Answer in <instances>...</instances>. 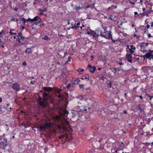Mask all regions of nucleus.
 <instances>
[{
  "label": "nucleus",
  "mask_w": 153,
  "mask_h": 153,
  "mask_svg": "<svg viewBox=\"0 0 153 153\" xmlns=\"http://www.w3.org/2000/svg\"><path fill=\"white\" fill-rule=\"evenodd\" d=\"M69 124L68 122L65 120H62L60 117L57 116L56 117L52 120L49 119L48 122L46 121L43 125L39 126L40 130H45L50 128L52 126L57 125L60 128L66 131L67 128L65 126Z\"/></svg>",
  "instance_id": "nucleus-1"
},
{
  "label": "nucleus",
  "mask_w": 153,
  "mask_h": 153,
  "mask_svg": "<svg viewBox=\"0 0 153 153\" xmlns=\"http://www.w3.org/2000/svg\"><path fill=\"white\" fill-rule=\"evenodd\" d=\"M49 97V95L45 93L43 95V98L39 97L37 100V103L41 107L45 108L48 105V100Z\"/></svg>",
  "instance_id": "nucleus-2"
},
{
  "label": "nucleus",
  "mask_w": 153,
  "mask_h": 153,
  "mask_svg": "<svg viewBox=\"0 0 153 153\" xmlns=\"http://www.w3.org/2000/svg\"><path fill=\"white\" fill-rule=\"evenodd\" d=\"M13 38L16 39L19 43L23 45L25 42V37L23 36L21 32H19L16 36H14Z\"/></svg>",
  "instance_id": "nucleus-3"
},
{
  "label": "nucleus",
  "mask_w": 153,
  "mask_h": 153,
  "mask_svg": "<svg viewBox=\"0 0 153 153\" xmlns=\"http://www.w3.org/2000/svg\"><path fill=\"white\" fill-rule=\"evenodd\" d=\"M62 91L61 89H55L54 91L55 96L58 97L60 101L64 100L66 99L64 96L60 93Z\"/></svg>",
  "instance_id": "nucleus-4"
},
{
  "label": "nucleus",
  "mask_w": 153,
  "mask_h": 153,
  "mask_svg": "<svg viewBox=\"0 0 153 153\" xmlns=\"http://www.w3.org/2000/svg\"><path fill=\"white\" fill-rule=\"evenodd\" d=\"M9 33L10 34L7 36V39L8 40H9L10 41H11L13 39V36H16L18 34V33H16L15 30H12V29L10 30Z\"/></svg>",
  "instance_id": "nucleus-5"
},
{
  "label": "nucleus",
  "mask_w": 153,
  "mask_h": 153,
  "mask_svg": "<svg viewBox=\"0 0 153 153\" xmlns=\"http://www.w3.org/2000/svg\"><path fill=\"white\" fill-rule=\"evenodd\" d=\"M136 49V48L135 46L132 45H127L126 48V51L127 53H130L133 54L134 52V51Z\"/></svg>",
  "instance_id": "nucleus-6"
},
{
  "label": "nucleus",
  "mask_w": 153,
  "mask_h": 153,
  "mask_svg": "<svg viewBox=\"0 0 153 153\" xmlns=\"http://www.w3.org/2000/svg\"><path fill=\"white\" fill-rule=\"evenodd\" d=\"M145 55L144 56L137 55L135 57V58L136 60L138 61L139 63L141 64L144 62L145 59Z\"/></svg>",
  "instance_id": "nucleus-7"
},
{
  "label": "nucleus",
  "mask_w": 153,
  "mask_h": 153,
  "mask_svg": "<svg viewBox=\"0 0 153 153\" xmlns=\"http://www.w3.org/2000/svg\"><path fill=\"white\" fill-rule=\"evenodd\" d=\"M148 45V43H143L140 45V46L141 48L140 51L143 53H146L147 52V51L145 48V47H147Z\"/></svg>",
  "instance_id": "nucleus-8"
},
{
  "label": "nucleus",
  "mask_w": 153,
  "mask_h": 153,
  "mask_svg": "<svg viewBox=\"0 0 153 153\" xmlns=\"http://www.w3.org/2000/svg\"><path fill=\"white\" fill-rule=\"evenodd\" d=\"M145 56L146 58L149 59V60L151 59H153V53H152L151 50H150L149 53L145 54Z\"/></svg>",
  "instance_id": "nucleus-9"
},
{
  "label": "nucleus",
  "mask_w": 153,
  "mask_h": 153,
  "mask_svg": "<svg viewBox=\"0 0 153 153\" xmlns=\"http://www.w3.org/2000/svg\"><path fill=\"white\" fill-rule=\"evenodd\" d=\"M108 33L106 30L105 29H104V31L102 32L101 31L100 32V34L99 36L104 37V38H106V39H108Z\"/></svg>",
  "instance_id": "nucleus-10"
},
{
  "label": "nucleus",
  "mask_w": 153,
  "mask_h": 153,
  "mask_svg": "<svg viewBox=\"0 0 153 153\" xmlns=\"http://www.w3.org/2000/svg\"><path fill=\"white\" fill-rule=\"evenodd\" d=\"M11 87L13 89L16 91H18L20 90V85L18 83H15L13 84Z\"/></svg>",
  "instance_id": "nucleus-11"
},
{
  "label": "nucleus",
  "mask_w": 153,
  "mask_h": 153,
  "mask_svg": "<svg viewBox=\"0 0 153 153\" xmlns=\"http://www.w3.org/2000/svg\"><path fill=\"white\" fill-rule=\"evenodd\" d=\"M132 53H127L126 55V59L128 62L131 63L132 61Z\"/></svg>",
  "instance_id": "nucleus-12"
},
{
  "label": "nucleus",
  "mask_w": 153,
  "mask_h": 153,
  "mask_svg": "<svg viewBox=\"0 0 153 153\" xmlns=\"http://www.w3.org/2000/svg\"><path fill=\"white\" fill-rule=\"evenodd\" d=\"M42 21V19L38 16H36L34 18L33 22H35V25H37V24L39 23Z\"/></svg>",
  "instance_id": "nucleus-13"
},
{
  "label": "nucleus",
  "mask_w": 153,
  "mask_h": 153,
  "mask_svg": "<svg viewBox=\"0 0 153 153\" xmlns=\"http://www.w3.org/2000/svg\"><path fill=\"white\" fill-rule=\"evenodd\" d=\"M111 31H109L108 33V39H111L113 43H114L116 41H117V39H114L112 38V34H111Z\"/></svg>",
  "instance_id": "nucleus-14"
},
{
  "label": "nucleus",
  "mask_w": 153,
  "mask_h": 153,
  "mask_svg": "<svg viewBox=\"0 0 153 153\" xmlns=\"http://www.w3.org/2000/svg\"><path fill=\"white\" fill-rule=\"evenodd\" d=\"M87 34L88 35H90L92 36L93 37L95 38L96 37V36H99V35H97L95 32H94L93 31L91 30L90 29V31H88L87 32Z\"/></svg>",
  "instance_id": "nucleus-15"
},
{
  "label": "nucleus",
  "mask_w": 153,
  "mask_h": 153,
  "mask_svg": "<svg viewBox=\"0 0 153 153\" xmlns=\"http://www.w3.org/2000/svg\"><path fill=\"white\" fill-rule=\"evenodd\" d=\"M72 82L74 85H78L80 82L79 78H75L72 79Z\"/></svg>",
  "instance_id": "nucleus-16"
},
{
  "label": "nucleus",
  "mask_w": 153,
  "mask_h": 153,
  "mask_svg": "<svg viewBox=\"0 0 153 153\" xmlns=\"http://www.w3.org/2000/svg\"><path fill=\"white\" fill-rule=\"evenodd\" d=\"M48 1H39V5L40 6L43 5V7L45 6L48 5Z\"/></svg>",
  "instance_id": "nucleus-17"
},
{
  "label": "nucleus",
  "mask_w": 153,
  "mask_h": 153,
  "mask_svg": "<svg viewBox=\"0 0 153 153\" xmlns=\"http://www.w3.org/2000/svg\"><path fill=\"white\" fill-rule=\"evenodd\" d=\"M42 88L44 91L48 92L51 91L53 90L52 88L50 87H43Z\"/></svg>",
  "instance_id": "nucleus-18"
},
{
  "label": "nucleus",
  "mask_w": 153,
  "mask_h": 153,
  "mask_svg": "<svg viewBox=\"0 0 153 153\" xmlns=\"http://www.w3.org/2000/svg\"><path fill=\"white\" fill-rule=\"evenodd\" d=\"M83 109V110L81 109L79 111L78 113L79 116H82V115L83 114V111L85 112L87 110V109L85 108H84Z\"/></svg>",
  "instance_id": "nucleus-19"
},
{
  "label": "nucleus",
  "mask_w": 153,
  "mask_h": 153,
  "mask_svg": "<svg viewBox=\"0 0 153 153\" xmlns=\"http://www.w3.org/2000/svg\"><path fill=\"white\" fill-rule=\"evenodd\" d=\"M123 150L122 148L118 146H117V145L114 148V150L115 151V152L116 153H117L118 151H120Z\"/></svg>",
  "instance_id": "nucleus-20"
},
{
  "label": "nucleus",
  "mask_w": 153,
  "mask_h": 153,
  "mask_svg": "<svg viewBox=\"0 0 153 153\" xmlns=\"http://www.w3.org/2000/svg\"><path fill=\"white\" fill-rule=\"evenodd\" d=\"M81 23L79 22L76 24V25H75L74 26H73L71 28L73 29L75 28L76 30H77L79 27L80 28V26L79 25Z\"/></svg>",
  "instance_id": "nucleus-21"
},
{
  "label": "nucleus",
  "mask_w": 153,
  "mask_h": 153,
  "mask_svg": "<svg viewBox=\"0 0 153 153\" xmlns=\"http://www.w3.org/2000/svg\"><path fill=\"white\" fill-rule=\"evenodd\" d=\"M116 18V16L114 14L109 16H108V19L111 20H113Z\"/></svg>",
  "instance_id": "nucleus-22"
},
{
  "label": "nucleus",
  "mask_w": 153,
  "mask_h": 153,
  "mask_svg": "<svg viewBox=\"0 0 153 153\" xmlns=\"http://www.w3.org/2000/svg\"><path fill=\"white\" fill-rule=\"evenodd\" d=\"M117 146H118L122 148L123 149L124 148L123 146H124V143L123 142H117Z\"/></svg>",
  "instance_id": "nucleus-23"
},
{
  "label": "nucleus",
  "mask_w": 153,
  "mask_h": 153,
  "mask_svg": "<svg viewBox=\"0 0 153 153\" xmlns=\"http://www.w3.org/2000/svg\"><path fill=\"white\" fill-rule=\"evenodd\" d=\"M60 77L61 78H62L64 79H66L67 78V76L65 73V72H62L61 74V75H60Z\"/></svg>",
  "instance_id": "nucleus-24"
},
{
  "label": "nucleus",
  "mask_w": 153,
  "mask_h": 153,
  "mask_svg": "<svg viewBox=\"0 0 153 153\" xmlns=\"http://www.w3.org/2000/svg\"><path fill=\"white\" fill-rule=\"evenodd\" d=\"M152 12V10H149L146 12H145L144 13H143V16H148V15L151 13Z\"/></svg>",
  "instance_id": "nucleus-25"
},
{
  "label": "nucleus",
  "mask_w": 153,
  "mask_h": 153,
  "mask_svg": "<svg viewBox=\"0 0 153 153\" xmlns=\"http://www.w3.org/2000/svg\"><path fill=\"white\" fill-rule=\"evenodd\" d=\"M136 108V110H139L140 112H142L143 111L142 108L140 106V104L137 105Z\"/></svg>",
  "instance_id": "nucleus-26"
},
{
  "label": "nucleus",
  "mask_w": 153,
  "mask_h": 153,
  "mask_svg": "<svg viewBox=\"0 0 153 153\" xmlns=\"http://www.w3.org/2000/svg\"><path fill=\"white\" fill-rule=\"evenodd\" d=\"M4 141H1V142H0V146H1V147H2V146H5L6 145V143L7 142V140L6 139L4 140Z\"/></svg>",
  "instance_id": "nucleus-27"
},
{
  "label": "nucleus",
  "mask_w": 153,
  "mask_h": 153,
  "mask_svg": "<svg viewBox=\"0 0 153 153\" xmlns=\"http://www.w3.org/2000/svg\"><path fill=\"white\" fill-rule=\"evenodd\" d=\"M96 67L94 66H92V68H91V69H90L89 70L90 72H91L92 73H94L95 72L96 70Z\"/></svg>",
  "instance_id": "nucleus-28"
},
{
  "label": "nucleus",
  "mask_w": 153,
  "mask_h": 153,
  "mask_svg": "<svg viewBox=\"0 0 153 153\" xmlns=\"http://www.w3.org/2000/svg\"><path fill=\"white\" fill-rule=\"evenodd\" d=\"M26 53H32V50L31 48H27L25 51Z\"/></svg>",
  "instance_id": "nucleus-29"
},
{
  "label": "nucleus",
  "mask_w": 153,
  "mask_h": 153,
  "mask_svg": "<svg viewBox=\"0 0 153 153\" xmlns=\"http://www.w3.org/2000/svg\"><path fill=\"white\" fill-rule=\"evenodd\" d=\"M82 7L80 6V5L78 6L77 5H76L74 7V9L76 11H78L79 10H80L82 9Z\"/></svg>",
  "instance_id": "nucleus-30"
},
{
  "label": "nucleus",
  "mask_w": 153,
  "mask_h": 153,
  "mask_svg": "<svg viewBox=\"0 0 153 153\" xmlns=\"http://www.w3.org/2000/svg\"><path fill=\"white\" fill-rule=\"evenodd\" d=\"M117 8V6H114V5H112L111 6L109 7L107 9V10L109 11L110 10L113 9L114 8Z\"/></svg>",
  "instance_id": "nucleus-31"
},
{
  "label": "nucleus",
  "mask_w": 153,
  "mask_h": 153,
  "mask_svg": "<svg viewBox=\"0 0 153 153\" xmlns=\"http://www.w3.org/2000/svg\"><path fill=\"white\" fill-rule=\"evenodd\" d=\"M84 71V70L83 69H82L81 68H79L77 70V71L79 73V74H81Z\"/></svg>",
  "instance_id": "nucleus-32"
},
{
  "label": "nucleus",
  "mask_w": 153,
  "mask_h": 153,
  "mask_svg": "<svg viewBox=\"0 0 153 153\" xmlns=\"http://www.w3.org/2000/svg\"><path fill=\"white\" fill-rule=\"evenodd\" d=\"M107 87L108 88H111V85L112 84V83L110 81H107Z\"/></svg>",
  "instance_id": "nucleus-33"
},
{
  "label": "nucleus",
  "mask_w": 153,
  "mask_h": 153,
  "mask_svg": "<svg viewBox=\"0 0 153 153\" xmlns=\"http://www.w3.org/2000/svg\"><path fill=\"white\" fill-rule=\"evenodd\" d=\"M10 20L11 21L16 22H17L18 21V19L16 18H15L13 16H11Z\"/></svg>",
  "instance_id": "nucleus-34"
},
{
  "label": "nucleus",
  "mask_w": 153,
  "mask_h": 153,
  "mask_svg": "<svg viewBox=\"0 0 153 153\" xmlns=\"http://www.w3.org/2000/svg\"><path fill=\"white\" fill-rule=\"evenodd\" d=\"M39 12H42L43 13L46 11H47V9L46 8L44 7L43 9L41 8L39 9Z\"/></svg>",
  "instance_id": "nucleus-35"
},
{
  "label": "nucleus",
  "mask_w": 153,
  "mask_h": 153,
  "mask_svg": "<svg viewBox=\"0 0 153 153\" xmlns=\"http://www.w3.org/2000/svg\"><path fill=\"white\" fill-rule=\"evenodd\" d=\"M84 77V76H83V77H82L81 78V79H82V80H83L84 79H88V80H89V75H86L85 76V77Z\"/></svg>",
  "instance_id": "nucleus-36"
},
{
  "label": "nucleus",
  "mask_w": 153,
  "mask_h": 153,
  "mask_svg": "<svg viewBox=\"0 0 153 153\" xmlns=\"http://www.w3.org/2000/svg\"><path fill=\"white\" fill-rule=\"evenodd\" d=\"M63 114L65 116H67L68 114V112L66 110H64L63 111Z\"/></svg>",
  "instance_id": "nucleus-37"
},
{
  "label": "nucleus",
  "mask_w": 153,
  "mask_h": 153,
  "mask_svg": "<svg viewBox=\"0 0 153 153\" xmlns=\"http://www.w3.org/2000/svg\"><path fill=\"white\" fill-rule=\"evenodd\" d=\"M20 20L21 22H23L25 23L27 22V20L24 18H21Z\"/></svg>",
  "instance_id": "nucleus-38"
},
{
  "label": "nucleus",
  "mask_w": 153,
  "mask_h": 153,
  "mask_svg": "<svg viewBox=\"0 0 153 153\" xmlns=\"http://www.w3.org/2000/svg\"><path fill=\"white\" fill-rule=\"evenodd\" d=\"M119 60L120 61H121V62H119V61H117L116 62H117V64H119V65L120 66H121L122 65H123L124 64L122 62L121 59H119Z\"/></svg>",
  "instance_id": "nucleus-39"
},
{
  "label": "nucleus",
  "mask_w": 153,
  "mask_h": 153,
  "mask_svg": "<svg viewBox=\"0 0 153 153\" xmlns=\"http://www.w3.org/2000/svg\"><path fill=\"white\" fill-rule=\"evenodd\" d=\"M34 18L33 19H31L30 18H29L27 19V22H33Z\"/></svg>",
  "instance_id": "nucleus-40"
},
{
  "label": "nucleus",
  "mask_w": 153,
  "mask_h": 153,
  "mask_svg": "<svg viewBox=\"0 0 153 153\" xmlns=\"http://www.w3.org/2000/svg\"><path fill=\"white\" fill-rule=\"evenodd\" d=\"M148 29H146V28H145L143 29V32H144V33H148Z\"/></svg>",
  "instance_id": "nucleus-41"
},
{
  "label": "nucleus",
  "mask_w": 153,
  "mask_h": 153,
  "mask_svg": "<svg viewBox=\"0 0 153 153\" xmlns=\"http://www.w3.org/2000/svg\"><path fill=\"white\" fill-rule=\"evenodd\" d=\"M80 28L82 30H84L86 29V28L85 27V25H82V26L80 27Z\"/></svg>",
  "instance_id": "nucleus-42"
},
{
  "label": "nucleus",
  "mask_w": 153,
  "mask_h": 153,
  "mask_svg": "<svg viewBox=\"0 0 153 153\" xmlns=\"http://www.w3.org/2000/svg\"><path fill=\"white\" fill-rule=\"evenodd\" d=\"M146 95L148 97H149L150 100H152V99L153 98V96H150L149 94H146Z\"/></svg>",
  "instance_id": "nucleus-43"
},
{
  "label": "nucleus",
  "mask_w": 153,
  "mask_h": 153,
  "mask_svg": "<svg viewBox=\"0 0 153 153\" xmlns=\"http://www.w3.org/2000/svg\"><path fill=\"white\" fill-rule=\"evenodd\" d=\"M114 70L115 71H118V72H119L120 71V69H119V68H114Z\"/></svg>",
  "instance_id": "nucleus-44"
},
{
  "label": "nucleus",
  "mask_w": 153,
  "mask_h": 153,
  "mask_svg": "<svg viewBox=\"0 0 153 153\" xmlns=\"http://www.w3.org/2000/svg\"><path fill=\"white\" fill-rule=\"evenodd\" d=\"M142 144L143 145H144L146 146H149L150 145V143H147V142L143 143H142Z\"/></svg>",
  "instance_id": "nucleus-45"
},
{
  "label": "nucleus",
  "mask_w": 153,
  "mask_h": 153,
  "mask_svg": "<svg viewBox=\"0 0 153 153\" xmlns=\"http://www.w3.org/2000/svg\"><path fill=\"white\" fill-rule=\"evenodd\" d=\"M43 39L47 40L49 39V37L48 36H45Z\"/></svg>",
  "instance_id": "nucleus-46"
},
{
  "label": "nucleus",
  "mask_w": 153,
  "mask_h": 153,
  "mask_svg": "<svg viewBox=\"0 0 153 153\" xmlns=\"http://www.w3.org/2000/svg\"><path fill=\"white\" fill-rule=\"evenodd\" d=\"M88 67L90 69H91V68H92V66L91 64H89L88 65Z\"/></svg>",
  "instance_id": "nucleus-47"
},
{
  "label": "nucleus",
  "mask_w": 153,
  "mask_h": 153,
  "mask_svg": "<svg viewBox=\"0 0 153 153\" xmlns=\"http://www.w3.org/2000/svg\"><path fill=\"white\" fill-rule=\"evenodd\" d=\"M105 78V77L104 76H102L101 77L100 79L101 80L103 81Z\"/></svg>",
  "instance_id": "nucleus-48"
},
{
  "label": "nucleus",
  "mask_w": 153,
  "mask_h": 153,
  "mask_svg": "<svg viewBox=\"0 0 153 153\" xmlns=\"http://www.w3.org/2000/svg\"><path fill=\"white\" fill-rule=\"evenodd\" d=\"M79 88L80 89L82 88L83 87V85L82 84H80L79 85Z\"/></svg>",
  "instance_id": "nucleus-49"
},
{
  "label": "nucleus",
  "mask_w": 153,
  "mask_h": 153,
  "mask_svg": "<svg viewBox=\"0 0 153 153\" xmlns=\"http://www.w3.org/2000/svg\"><path fill=\"white\" fill-rule=\"evenodd\" d=\"M97 141H98L99 142H100L102 140V138H101L99 140H98V138H97Z\"/></svg>",
  "instance_id": "nucleus-50"
},
{
  "label": "nucleus",
  "mask_w": 153,
  "mask_h": 153,
  "mask_svg": "<svg viewBox=\"0 0 153 153\" xmlns=\"http://www.w3.org/2000/svg\"><path fill=\"white\" fill-rule=\"evenodd\" d=\"M45 24L44 23H43L42 24H41L40 25V27H44L45 25Z\"/></svg>",
  "instance_id": "nucleus-51"
},
{
  "label": "nucleus",
  "mask_w": 153,
  "mask_h": 153,
  "mask_svg": "<svg viewBox=\"0 0 153 153\" xmlns=\"http://www.w3.org/2000/svg\"><path fill=\"white\" fill-rule=\"evenodd\" d=\"M27 65V63L25 62H23L22 65L24 66H26Z\"/></svg>",
  "instance_id": "nucleus-52"
},
{
  "label": "nucleus",
  "mask_w": 153,
  "mask_h": 153,
  "mask_svg": "<svg viewBox=\"0 0 153 153\" xmlns=\"http://www.w3.org/2000/svg\"><path fill=\"white\" fill-rule=\"evenodd\" d=\"M71 86V84H69L67 86V88L68 89Z\"/></svg>",
  "instance_id": "nucleus-53"
},
{
  "label": "nucleus",
  "mask_w": 153,
  "mask_h": 153,
  "mask_svg": "<svg viewBox=\"0 0 153 153\" xmlns=\"http://www.w3.org/2000/svg\"><path fill=\"white\" fill-rule=\"evenodd\" d=\"M136 97H139L141 99H142L143 98V97L142 96H136Z\"/></svg>",
  "instance_id": "nucleus-54"
},
{
  "label": "nucleus",
  "mask_w": 153,
  "mask_h": 153,
  "mask_svg": "<svg viewBox=\"0 0 153 153\" xmlns=\"http://www.w3.org/2000/svg\"><path fill=\"white\" fill-rule=\"evenodd\" d=\"M70 60H71V57L70 56H68L67 62H68L69 61H70Z\"/></svg>",
  "instance_id": "nucleus-55"
},
{
  "label": "nucleus",
  "mask_w": 153,
  "mask_h": 153,
  "mask_svg": "<svg viewBox=\"0 0 153 153\" xmlns=\"http://www.w3.org/2000/svg\"><path fill=\"white\" fill-rule=\"evenodd\" d=\"M5 126H6V129L7 131H8V130L9 129V127H7V126H8L7 124H6L5 125Z\"/></svg>",
  "instance_id": "nucleus-56"
},
{
  "label": "nucleus",
  "mask_w": 153,
  "mask_h": 153,
  "mask_svg": "<svg viewBox=\"0 0 153 153\" xmlns=\"http://www.w3.org/2000/svg\"><path fill=\"white\" fill-rule=\"evenodd\" d=\"M148 36L149 38H150L151 37H152V36L151 35V34L150 33H148Z\"/></svg>",
  "instance_id": "nucleus-57"
},
{
  "label": "nucleus",
  "mask_w": 153,
  "mask_h": 153,
  "mask_svg": "<svg viewBox=\"0 0 153 153\" xmlns=\"http://www.w3.org/2000/svg\"><path fill=\"white\" fill-rule=\"evenodd\" d=\"M18 8L17 7H16L14 8V10L15 11H17L18 10Z\"/></svg>",
  "instance_id": "nucleus-58"
},
{
  "label": "nucleus",
  "mask_w": 153,
  "mask_h": 153,
  "mask_svg": "<svg viewBox=\"0 0 153 153\" xmlns=\"http://www.w3.org/2000/svg\"><path fill=\"white\" fill-rule=\"evenodd\" d=\"M149 27H150L149 25H147L146 26V27L145 28H146V29H148V28H149Z\"/></svg>",
  "instance_id": "nucleus-59"
},
{
  "label": "nucleus",
  "mask_w": 153,
  "mask_h": 153,
  "mask_svg": "<svg viewBox=\"0 0 153 153\" xmlns=\"http://www.w3.org/2000/svg\"><path fill=\"white\" fill-rule=\"evenodd\" d=\"M134 15L135 16L136 15H137L138 14V13L137 12H134Z\"/></svg>",
  "instance_id": "nucleus-60"
},
{
  "label": "nucleus",
  "mask_w": 153,
  "mask_h": 153,
  "mask_svg": "<svg viewBox=\"0 0 153 153\" xmlns=\"http://www.w3.org/2000/svg\"><path fill=\"white\" fill-rule=\"evenodd\" d=\"M123 113L125 114H126L127 113V111H126L124 110L123 111Z\"/></svg>",
  "instance_id": "nucleus-61"
},
{
  "label": "nucleus",
  "mask_w": 153,
  "mask_h": 153,
  "mask_svg": "<svg viewBox=\"0 0 153 153\" xmlns=\"http://www.w3.org/2000/svg\"><path fill=\"white\" fill-rule=\"evenodd\" d=\"M151 26L152 27H153V22H151Z\"/></svg>",
  "instance_id": "nucleus-62"
},
{
  "label": "nucleus",
  "mask_w": 153,
  "mask_h": 153,
  "mask_svg": "<svg viewBox=\"0 0 153 153\" xmlns=\"http://www.w3.org/2000/svg\"><path fill=\"white\" fill-rule=\"evenodd\" d=\"M40 12V15H42L43 14V13L42 12Z\"/></svg>",
  "instance_id": "nucleus-63"
},
{
  "label": "nucleus",
  "mask_w": 153,
  "mask_h": 153,
  "mask_svg": "<svg viewBox=\"0 0 153 153\" xmlns=\"http://www.w3.org/2000/svg\"><path fill=\"white\" fill-rule=\"evenodd\" d=\"M137 35L136 34H134V37H136L137 36Z\"/></svg>",
  "instance_id": "nucleus-64"
}]
</instances>
